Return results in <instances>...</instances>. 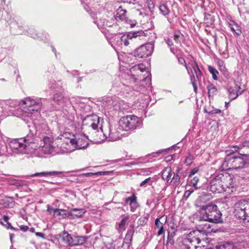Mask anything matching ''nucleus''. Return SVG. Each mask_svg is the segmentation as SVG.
Returning <instances> with one entry per match:
<instances>
[{
  "label": "nucleus",
  "mask_w": 249,
  "mask_h": 249,
  "mask_svg": "<svg viewBox=\"0 0 249 249\" xmlns=\"http://www.w3.org/2000/svg\"><path fill=\"white\" fill-rule=\"evenodd\" d=\"M205 196H200L195 201V206L199 208L193 214L194 220L203 226L202 231L206 232H216L218 229L215 224L222 222V213L217 205L213 203H207Z\"/></svg>",
  "instance_id": "f257e3e1"
},
{
  "label": "nucleus",
  "mask_w": 249,
  "mask_h": 249,
  "mask_svg": "<svg viewBox=\"0 0 249 249\" xmlns=\"http://www.w3.org/2000/svg\"><path fill=\"white\" fill-rule=\"evenodd\" d=\"M234 150H227V156L223 162L222 166L226 170L237 169L244 168L249 162V154L239 152V147L235 146Z\"/></svg>",
  "instance_id": "f03ea898"
},
{
  "label": "nucleus",
  "mask_w": 249,
  "mask_h": 249,
  "mask_svg": "<svg viewBox=\"0 0 249 249\" xmlns=\"http://www.w3.org/2000/svg\"><path fill=\"white\" fill-rule=\"evenodd\" d=\"M145 69L146 68L142 64L132 66L128 72L122 74V81L119 84L118 87L123 92L128 93L131 89L128 84L138 83L141 81L140 73L145 71Z\"/></svg>",
  "instance_id": "7ed1b4c3"
},
{
  "label": "nucleus",
  "mask_w": 249,
  "mask_h": 249,
  "mask_svg": "<svg viewBox=\"0 0 249 249\" xmlns=\"http://www.w3.org/2000/svg\"><path fill=\"white\" fill-rule=\"evenodd\" d=\"M101 120H103L101 118L99 117L96 115H94L91 116H87L83 121V123H84L85 121H88L91 123L90 126L91 127L93 130L95 131L97 130L96 131L98 134H100V135H101L102 133L103 134V139L100 138L99 140L94 139V142H100L101 141H103L105 139H107L108 137L109 139V141H114L117 140L119 136L118 135H116V132H115V130L113 129L112 126L110 125H109L107 132H104L102 126L100 127V131L97 130L98 124H100Z\"/></svg>",
  "instance_id": "20e7f679"
},
{
  "label": "nucleus",
  "mask_w": 249,
  "mask_h": 249,
  "mask_svg": "<svg viewBox=\"0 0 249 249\" xmlns=\"http://www.w3.org/2000/svg\"><path fill=\"white\" fill-rule=\"evenodd\" d=\"M141 125V120L134 115H128L122 117L118 123L117 131L124 130L131 132Z\"/></svg>",
  "instance_id": "39448f33"
},
{
  "label": "nucleus",
  "mask_w": 249,
  "mask_h": 249,
  "mask_svg": "<svg viewBox=\"0 0 249 249\" xmlns=\"http://www.w3.org/2000/svg\"><path fill=\"white\" fill-rule=\"evenodd\" d=\"M199 231H193L182 237L180 247L181 249H198L201 248L199 244L201 239L198 237Z\"/></svg>",
  "instance_id": "423d86ee"
},
{
  "label": "nucleus",
  "mask_w": 249,
  "mask_h": 249,
  "mask_svg": "<svg viewBox=\"0 0 249 249\" xmlns=\"http://www.w3.org/2000/svg\"><path fill=\"white\" fill-rule=\"evenodd\" d=\"M234 213L239 219L249 222V200L241 199L234 204Z\"/></svg>",
  "instance_id": "0eeeda50"
},
{
  "label": "nucleus",
  "mask_w": 249,
  "mask_h": 249,
  "mask_svg": "<svg viewBox=\"0 0 249 249\" xmlns=\"http://www.w3.org/2000/svg\"><path fill=\"white\" fill-rule=\"evenodd\" d=\"M29 133L37 136L40 139V141L43 140V136L51 135V131L47 124L42 122L41 123L34 122L33 124L28 125Z\"/></svg>",
  "instance_id": "6e6552de"
},
{
  "label": "nucleus",
  "mask_w": 249,
  "mask_h": 249,
  "mask_svg": "<svg viewBox=\"0 0 249 249\" xmlns=\"http://www.w3.org/2000/svg\"><path fill=\"white\" fill-rule=\"evenodd\" d=\"M24 137L20 139H13L6 144L8 155L13 154H26V146L24 141Z\"/></svg>",
  "instance_id": "1a4fd4ad"
},
{
  "label": "nucleus",
  "mask_w": 249,
  "mask_h": 249,
  "mask_svg": "<svg viewBox=\"0 0 249 249\" xmlns=\"http://www.w3.org/2000/svg\"><path fill=\"white\" fill-rule=\"evenodd\" d=\"M190 64L191 69L188 70V73L190 75L191 83L193 85L194 90L195 93H196L197 83L199 80V78L202 75V72L194 57H191L190 59Z\"/></svg>",
  "instance_id": "9d476101"
},
{
  "label": "nucleus",
  "mask_w": 249,
  "mask_h": 249,
  "mask_svg": "<svg viewBox=\"0 0 249 249\" xmlns=\"http://www.w3.org/2000/svg\"><path fill=\"white\" fill-rule=\"evenodd\" d=\"M22 103L23 111L29 114L37 112L42 105L40 98L32 99L31 98L28 97L23 100Z\"/></svg>",
  "instance_id": "9b49d317"
},
{
  "label": "nucleus",
  "mask_w": 249,
  "mask_h": 249,
  "mask_svg": "<svg viewBox=\"0 0 249 249\" xmlns=\"http://www.w3.org/2000/svg\"><path fill=\"white\" fill-rule=\"evenodd\" d=\"M229 178V177L227 178L226 177H224L222 173L214 176L209 183L210 190L215 194L224 192L225 188L223 187V182Z\"/></svg>",
  "instance_id": "f8f14e48"
},
{
  "label": "nucleus",
  "mask_w": 249,
  "mask_h": 249,
  "mask_svg": "<svg viewBox=\"0 0 249 249\" xmlns=\"http://www.w3.org/2000/svg\"><path fill=\"white\" fill-rule=\"evenodd\" d=\"M144 36H145V34L143 31L141 30L129 32L121 36V42L122 44H123L124 46H127L134 39H141Z\"/></svg>",
  "instance_id": "ddd939ff"
},
{
  "label": "nucleus",
  "mask_w": 249,
  "mask_h": 249,
  "mask_svg": "<svg viewBox=\"0 0 249 249\" xmlns=\"http://www.w3.org/2000/svg\"><path fill=\"white\" fill-rule=\"evenodd\" d=\"M154 48V44L152 43L142 45L135 50L133 52V55L135 57H147L152 54Z\"/></svg>",
  "instance_id": "4468645a"
},
{
  "label": "nucleus",
  "mask_w": 249,
  "mask_h": 249,
  "mask_svg": "<svg viewBox=\"0 0 249 249\" xmlns=\"http://www.w3.org/2000/svg\"><path fill=\"white\" fill-rule=\"evenodd\" d=\"M40 139L35 136V135L29 133L26 136L24 137V142L26 146V151H28L27 153L31 152L32 150H35L38 148L41 147V145H39L38 142Z\"/></svg>",
  "instance_id": "2eb2a0df"
},
{
  "label": "nucleus",
  "mask_w": 249,
  "mask_h": 249,
  "mask_svg": "<svg viewBox=\"0 0 249 249\" xmlns=\"http://www.w3.org/2000/svg\"><path fill=\"white\" fill-rule=\"evenodd\" d=\"M42 138L44 144L40 148L42 152L45 154H54L55 147L53 145V142L52 136H43Z\"/></svg>",
  "instance_id": "dca6fc26"
},
{
  "label": "nucleus",
  "mask_w": 249,
  "mask_h": 249,
  "mask_svg": "<svg viewBox=\"0 0 249 249\" xmlns=\"http://www.w3.org/2000/svg\"><path fill=\"white\" fill-rule=\"evenodd\" d=\"M102 107L107 109L112 107H117L118 104V98L109 96L105 97L102 99Z\"/></svg>",
  "instance_id": "f3484780"
},
{
  "label": "nucleus",
  "mask_w": 249,
  "mask_h": 249,
  "mask_svg": "<svg viewBox=\"0 0 249 249\" xmlns=\"http://www.w3.org/2000/svg\"><path fill=\"white\" fill-rule=\"evenodd\" d=\"M167 216L164 214L155 219V226L159 229L157 233L158 236H160L164 233L165 230L164 229V226L167 222Z\"/></svg>",
  "instance_id": "a211bd4d"
},
{
  "label": "nucleus",
  "mask_w": 249,
  "mask_h": 249,
  "mask_svg": "<svg viewBox=\"0 0 249 249\" xmlns=\"http://www.w3.org/2000/svg\"><path fill=\"white\" fill-rule=\"evenodd\" d=\"M174 174V172H172L171 167H167L162 170L161 175L163 180H166L168 183L171 184Z\"/></svg>",
  "instance_id": "6ab92c4d"
},
{
  "label": "nucleus",
  "mask_w": 249,
  "mask_h": 249,
  "mask_svg": "<svg viewBox=\"0 0 249 249\" xmlns=\"http://www.w3.org/2000/svg\"><path fill=\"white\" fill-rule=\"evenodd\" d=\"M125 203L129 204L130 206V211L132 212H134L136 209L139 207L138 203L137 201V197L135 194L128 197L125 198Z\"/></svg>",
  "instance_id": "aec40b11"
},
{
  "label": "nucleus",
  "mask_w": 249,
  "mask_h": 249,
  "mask_svg": "<svg viewBox=\"0 0 249 249\" xmlns=\"http://www.w3.org/2000/svg\"><path fill=\"white\" fill-rule=\"evenodd\" d=\"M85 213V210L83 209L73 208L69 211V218L71 219L81 218Z\"/></svg>",
  "instance_id": "412c9836"
},
{
  "label": "nucleus",
  "mask_w": 249,
  "mask_h": 249,
  "mask_svg": "<svg viewBox=\"0 0 249 249\" xmlns=\"http://www.w3.org/2000/svg\"><path fill=\"white\" fill-rule=\"evenodd\" d=\"M53 216L59 219H65L68 217H69V211L65 209L55 208L54 210Z\"/></svg>",
  "instance_id": "4be33fe9"
},
{
  "label": "nucleus",
  "mask_w": 249,
  "mask_h": 249,
  "mask_svg": "<svg viewBox=\"0 0 249 249\" xmlns=\"http://www.w3.org/2000/svg\"><path fill=\"white\" fill-rule=\"evenodd\" d=\"M65 173L64 171H46V172H38L34 174H32L29 175L30 177H46L47 176H57L60 174H62Z\"/></svg>",
  "instance_id": "5701e85b"
},
{
  "label": "nucleus",
  "mask_w": 249,
  "mask_h": 249,
  "mask_svg": "<svg viewBox=\"0 0 249 249\" xmlns=\"http://www.w3.org/2000/svg\"><path fill=\"white\" fill-rule=\"evenodd\" d=\"M130 229L127 230L124 239V242L127 244L128 247L130 245L135 232L134 224L130 225Z\"/></svg>",
  "instance_id": "b1692460"
},
{
  "label": "nucleus",
  "mask_w": 249,
  "mask_h": 249,
  "mask_svg": "<svg viewBox=\"0 0 249 249\" xmlns=\"http://www.w3.org/2000/svg\"><path fill=\"white\" fill-rule=\"evenodd\" d=\"M82 142V139L79 138L76 140L71 138V139L68 141V142L71 143L72 145L75 144L76 148L77 149H85L87 147L88 145H89V143L88 142H85L86 143L85 144H82L81 143V142Z\"/></svg>",
  "instance_id": "393cba45"
},
{
  "label": "nucleus",
  "mask_w": 249,
  "mask_h": 249,
  "mask_svg": "<svg viewBox=\"0 0 249 249\" xmlns=\"http://www.w3.org/2000/svg\"><path fill=\"white\" fill-rule=\"evenodd\" d=\"M127 11L125 9H123L122 6H120L116 11V14L115 18L116 20H124L126 19V13Z\"/></svg>",
  "instance_id": "a878e982"
},
{
  "label": "nucleus",
  "mask_w": 249,
  "mask_h": 249,
  "mask_svg": "<svg viewBox=\"0 0 249 249\" xmlns=\"http://www.w3.org/2000/svg\"><path fill=\"white\" fill-rule=\"evenodd\" d=\"M222 174L224 177H226L227 178H228V177H229L230 178L229 179H227V180L223 182V187L225 188L224 192H226L227 191L228 189H230L233 188V185L232 183L233 179L231 176L228 173H223Z\"/></svg>",
  "instance_id": "bb28decb"
},
{
  "label": "nucleus",
  "mask_w": 249,
  "mask_h": 249,
  "mask_svg": "<svg viewBox=\"0 0 249 249\" xmlns=\"http://www.w3.org/2000/svg\"><path fill=\"white\" fill-rule=\"evenodd\" d=\"M229 26L231 30L237 36H240L242 34L241 27L234 21L231 20L229 23Z\"/></svg>",
  "instance_id": "cd10ccee"
},
{
  "label": "nucleus",
  "mask_w": 249,
  "mask_h": 249,
  "mask_svg": "<svg viewBox=\"0 0 249 249\" xmlns=\"http://www.w3.org/2000/svg\"><path fill=\"white\" fill-rule=\"evenodd\" d=\"M87 238L83 236H73L71 246L83 244Z\"/></svg>",
  "instance_id": "c85d7f7f"
},
{
  "label": "nucleus",
  "mask_w": 249,
  "mask_h": 249,
  "mask_svg": "<svg viewBox=\"0 0 249 249\" xmlns=\"http://www.w3.org/2000/svg\"><path fill=\"white\" fill-rule=\"evenodd\" d=\"M62 240L69 246H71L73 236H71L67 231H64L62 234Z\"/></svg>",
  "instance_id": "c756f323"
},
{
  "label": "nucleus",
  "mask_w": 249,
  "mask_h": 249,
  "mask_svg": "<svg viewBox=\"0 0 249 249\" xmlns=\"http://www.w3.org/2000/svg\"><path fill=\"white\" fill-rule=\"evenodd\" d=\"M54 102L57 103L58 105L63 106L65 102V98L63 95L59 92L56 93L53 96Z\"/></svg>",
  "instance_id": "7c9ffc66"
},
{
  "label": "nucleus",
  "mask_w": 249,
  "mask_h": 249,
  "mask_svg": "<svg viewBox=\"0 0 249 249\" xmlns=\"http://www.w3.org/2000/svg\"><path fill=\"white\" fill-rule=\"evenodd\" d=\"M240 87L236 85V89H233L232 88H229L228 89L229 91V96L231 100H232L236 98L238 96V93H237V89H240Z\"/></svg>",
  "instance_id": "2f4dec72"
},
{
  "label": "nucleus",
  "mask_w": 249,
  "mask_h": 249,
  "mask_svg": "<svg viewBox=\"0 0 249 249\" xmlns=\"http://www.w3.org/2000/svg\"><path fill=\"white\" fill-rule=\"evenodd\" d=\"M9 219V217L7 215H4L3 217V221H0V223L5 226L7 229H10L13 231H18V229L13 227L8 222Z\"/></svg>",
  "instance_id": "473e14b6"
},
{
  "label": "nucleus",
  "mask_w": 249,
  "mask_h": 249,
  "mask_svg": "<svg viewBox=\"0 0 249 249\" xmlns=\"http://www.w3.org/2000/svg\"><path fill=\"white\" fill-rule=\"evenodd\" d=\"M204 21L207 26H209L213 24L214 22L213 16L209 13L204 14Z\"/></svg>",
  "instance_id": "72a5a7b5"
},
{
  "label": "nucleus",
  "mask_w": 249,
  "mask_h": 249,
  "mask_svg": "<svg viewBox=\"0 0 249 249\" xmlns=\"http://www.w3.org/2000/svg\"><path fill=\"white\" fill-rule=\"evenodd\" d=\"M234 246L233 244L230 242H226L216 246L215 249H233Z\"/></svg>",
  "instance_id": "f704fd0d"
},
{
  "label": "nucleus",
  "mask_w": 249,
  "mask_h": 249,
  "mask_svg": "<svg viewBox=\"0 0 249 249\" xmlns=\"http://www.w3.org/2000/svg\"><path fill=\"white\" fill-rule=\"evenodd\" d=\"M108 172L107 171H104V172H98L96 173H83L79 175V177L82 178L83 177H89L93 176L94 175H98V176H101V175H107Z\"/></svg>",
  "instance_id": "c9c22d12"
},
{
  "label": "nucleus",
  "mask_w": 249,
  "mask_h": 249,
  "mask_svg": "<svg viewBox=\"0 0 249 249\" xmlns=\"http://www.w3.org/2000/svg\"><path fill=\"white\" fill-rule=\"evenodd\" d=\"M73 136V135H72V134L70 132H63V133H61L58 136V139L61 140H62V141H65V140H67V141H66V143L67 144L68 143V141H69V140L71 139V138Z\"/></svg>",
  "instance_id": "e433bc0d"
},
{
  "label": "nucleus",
  "mask_w": 249,
  "mask_h": 249,
  "mask_svg": "<svg viewBox=\"0 0 249 249\" xmlns=\"http://www.w3.org/2000/svg\"><path fill=\"white\" fill-rule=\"evenodd\" d=\"M49 87L50 89L60 90L62 88V83L60 81H55L53 83H50Z\"/></svg>",
  "instance_id": "4c0bfd02"
},
{
  "label": "nucleus",
  "mask_w": 249,
  "mask_h": 249,
  "mask_svg": "<svg viewBox=\"0 0 249 249\" xmlns=\"http://www.w3.org/2000/svg\"><path fill=\"white\" fill-rule=\"evenodd\" d=\"M208 90V95L209 97L213 96L217 91L216 88L212 84L210 83L207 87Z\"/></svg>",
  "instance_id": "58836bf2"
},
{
  "label": "nucleus",
  "mask_w": 249,
  "mask_h": 249,
  "mask_svg": "<svg viewBox=\"0 0 249 249\" xmlns=\"http://www.w3.org/2000/svg\"><path fill=\"white\" fill-rule=\"evenodd\" d=\"M93 22L95 24H96L99 29H102L104 27V26L106 24V19L105 18H100L96 19L93 18Z\"/></svg>",
  "instance_id": "ea45409f"
},
{
  "label": "nucleus",
  "mask_w": 249,
  "mask_h": 249,
  "mask_svg": "<svg viewBox=\"0 0 249 249\" xmlns=\"http://www.w3.org/2000/svg\"><path fill=\"white\" fill-rule=\"evenodd\" d=\"M128 219L129 216H126L121 220L119 225V227L120 230L124 231L125 230V226L127 223Z\"/></svg>",
  "instance_id": "a19ab883"
},
{
  "label": "nucleus",
  "mask_w": 249,
  "mask_h": 249,
  "mask_svg": "<svg viewBox=\"0 0 249 249\" xmlns=\"http://www.w3.org/2000/svg\"><path fill=\"white\" fill-rule=\"evenodd\" d=\"M208 70L212 74L213 78L215 80H217L218 79L217 74H218V71L216 69L211 66H209Z\"/></svg>",
  "instance_id": "79ce46f5"
},
{
  "label": "nucleus",
  "mask_w": 249,
  "mask_h": 249,
  "mask_svg": "<svg viewBox=\"0 0 249 249\" xmlns=\"http://www.w3.org/2000/svg\"><path fill=\"white\" fill-rule=\"evenodd\" d=\"M159 9L163 16H165L169 14V10L165 4L160 5L159 7Z\"/></svg>",
  "instance_id": "37998d69"
},
{
  "label": "nucleus",
  "mask_w": 249,
  "mask_h": 249,
  "mask_svg": "<svg viewBox=\"0 0 249 249\" xmlns=\"http://www.w3.org/2000/svg\"><path fill=\"white\" fill-rule=\"evenodd\" d=\"M174 40L177 43H181V41L183 38V35L180 32H178L174 34Z\"/></svg>",
  "instance_id": "c03bdc74"
},
{
  "label": "nucleus",
  "mask_w": 249,
  "mask_h": 249,
  "mask_svg": "<svg viewBox=\"0 0 249 249\" xmlns=\"http://www.w3.org/2000/svg\"><path fill=\"white\" fill-rule=\"evenodd\" d=\"M178 61L180 64L183 65L185 67L186 69L187 70V72L188 71V70H191V65L190 64V62H189V64L187 65L185 62V59L182 57H179L178 58Z\"/></svg>",
  "instance_id": "a18cd8bd"
},
{
  "label": "nucleus",
  "mask_w": 249,
  "mask_h": 249,
  "mask_svg": "<svg viewBox=\"0 0 249 249\" xmlns=\"http://www.w3.org/2000/svg\"><path fill=\"white\" fill-rule=\"evenodd\" d=\"M198 177L195 176L191 179L190 181L191 185L194 187L196 189H197V184L199 181Z\"/></svg>",
  "instance_id": "49530a36"
},
{
  "label": "nucleus",
  "mask_w": 249,
  "mask_h": 249,
  "mask_svg": "<svg viewBox=\"0 0 249 249\" xmlns=\"http://www.w3.org/2000/svg\"><path fill=\"white\" fill-rule=\"evenodd\" d=\"M194 160L193 156L189 154L186 158L185 160V163L186 165H190Z\"/></svg>",
  "instance_id": "de8ad7c7"
},
{
  "label": "nucleus",
  "mask_w": 249,
  "mask_h": 249,
  "mask_svg": "<svg viewBox=\"0 0 249 249\" xmlns=\"http://www.w3.org/2000/svg\"><path fill=\"white\" fill-rule=\"evenodd\" d=\"M147 220L146 217H142L138 220L137 223L139 226H143L147 223Z\"/></svg>",
  "instance_id": "09e8293b"
},
{
  "label": "nucleus",
  "mask_w": 249,
  "mask_h": 249,
  "mask_svg": "<svg viewBox=\"0 0 249 249\" xmlns=\"http://www.w3.org/2000/svg\"><path fill=\"white\" fill-rule=\"evenodd\" d=\"M220 70L223 73L225 77H227L229 76V74L228 71L224 64H222V65L220 66Z\"/></svg>",
  "instance_id": "8fccbe9b"
},
{
  "label": "nucleus",
  "mask_w": 249,
  "mask_h": 249,
  "mask_svg": "<svg viewBox=\"0 0 249 249\" xmlns=\"http://www.w3.org/2000/svg\"><path fill=\"white\" fill-rule=\"evenodd\" d=\"M172 183L175 188H177L180 185V181L175 178L174 177H173Z\"/></svg>",
  "instance_id": "3c124183"
},
{
  "label": "nucleus",
  "mask_w": 249,
  "mask_h": 249,
  "mask_svg": "<svg viewBox=\"0 0 249 249\" xmlns=\"http://www.w3.org/2000/svg\"><path fill=\"white\" fill-rule=\"evenodd\" d=\"M147 76L143 78L142 80L148 82V86H149L151 84V74L149 73H147Z\"/></svg>",
  "instance_id": "603ef678"
},
{
  "label": "nucleus",
  "mask_w": 249,
  "mask_h": 249,
  "mask_svg": "<svg viewBox=\"0 0 249 249\" xmlns=\"http://www.w3.org/2000/svg\"><path fill=\"white\" fill-rule=\"evenodd\" d=\"M239 147V150L243 147H248L249 148V141H245L242 142L239 146H237Z\"/></svg>",
  "instance_id": "864d4df0"
},
{
  "label": "nucleus",
  "mask_w": 249,
  "mask_h": 249,
  "mask_svg": "<svg viewBox=\"0 0 249 249\" xmlns=\"http://www.w3.org/2000/svg\"><path fill=\"white\" fill-rule=\"evenodd\" d=\"M5 20L8 22H9V24L10 25V27L11 28L13 27V28H15L16 27V26H18V27H20L18 25V23L16 21H8L7 19L5 18Z\"/></svg>",
  "instance_id": "5fc2aeb1"
},
{
  "label": "nucleus",
  "mask_w": 249,
  "mask_h": 249,
  "mask_svg": "<svg viewBox=\"0 0 249 249\" xmlns=\"http://www.w3.org/2000/svg\"><path fill=\"white\" fill-rule=\"evenodd\" d=\"M205 112H207L206 110H205ZM221 112V110L219 109H213L212 110V111L208 112L207 113L210 114V115H213V114H218V113H220V112Z\"/></svg>",
  "instance_id": "6e6d98bb"
},
{
  "label": "nucleus",
  "mask_w": 249,
  "mask_h": 249,
  "mask_svg": "<svg viewBox=\"0 0 249 249\" xmlns=\"http://www.w3.org/2000/svg\"><path fill=\"white\" fill-rule=\"evenodd\" d=\"M198 171V169L197 168H195L192 169L189 173V177L190 178L192 176L194 175Z\"/></svg>",
  "instance_id": "4d7b16f0"
},
{
  "label": "nucleus",
  "mask_w": 249,
  "mask_h": 249,
  "mask_svg": "<svg viewBox=\"0 0 249 249\" xmlns=\"http://www.w3.org/2000/svg\"><path fill=\"white\" fill-rule=\"evenodd\" d=\"M47 212H49L50 214H52V213L54 214V210H55L54 208H52L50 205H47Z\"/></svg>",
  "instance_id": "13d9d810"
},
{
  "label": "nucleus",
  "mask_w": 249,
  "mask_h": 249,
  "mask_svg": "<svg viewBox=\"0 0 249 249\" xmlns=\"http://www.w3.org/2000/svg\"><path fill=\"white\" fill-rule=\"evenodd\" d=\"M151 180V178L150 177H149V178H146L144 180H143V181H142L141 183L140 186L141 187L145 186V184L146 183H147L148 182V181H149Z\"/></svg>",
  "instance_id": "bf43d9fd"
},
{
  "label": "nucleus",
  "mask_w": 249,
  "mask_h": 249,
  "mask_svg": "<svg viewBox=\"0 0 249 249\" xmlns=\"http://www.w3.org/2000/svg\"><path fill=\"white\" fill-rule=\"evenodd\" d=\"M193 192V190H187L184 193V196H186L187 198H188Z\"/></svg>",
  "instance_id": "052dcab7"
},
{
  "label": "nucleus",
  "mask_w": 249,
  "mask_h": 249,
  "mask_svg": "<svg viewBox=\"0 0 249 249\" xmlns=\"http://www.w3.org/2000/svg\"><path fill=\"white\" fill-rule=\"evenodd\" d=\"M20 230L24 232L27 231L29 230V227L26 225H21L19 227Z\"/></svg>",
  "instance_id": "680f3d73"
},
{
  "label": "nucleus",
  "mask_w": 249,
  "mask_h": 249,
  "mask_svg": "<svg viewBox=\"0 0 249 249\" xmlns=\"http://www.w3.org/2000/svg\"><path fill=\"white\" fill-rule=\"evenodd\" d=\"M165 40L166 44L168 45L169 47H171L173 45V41L170 38H168L167 39Z\"/></svg>",
  "instance_id": "e2e57ef3"
},
{
  "label": "nucleus",
  "mask_w": 249,
  "mask_h": 249,
  "mask_svg": "<svg viewBox=\"0 0 249 249\" xmlns=\"http://www.w3.org/2000/svg\"><path fill=\"white\" fill-rule=\"evenodd\" d=\"M138 163H139L138 162H128L127 164H126L125 166L130 167L132 165H137V164H138Z\"/></svg>",
  "instance_id": "0e129e2a"
},
{
  "label": "nucleus",
  "mask_w": 249,
  "mask_h": 249,
  "mask_svg": "<svg viewBox=\"0 0 249 249\" xmlns=\"http://www.w3.org/2000/svg\"><path fill=\"white\" fill-rule=\"evenodd\" d=\"M105 249H115L114 246L111 244H107L105 246Z\"/></svg>",
  "instance_id": "69168bd1"
},
{
  "label": "nucleus",
  "mask_w": 249,
  "mask_h": 249,
  "mask_svg": "<svg viewBox=\"0 0 249 249\" xmlns=\"http://www.w3.org/2000/svg\"><path fill=\"white\" fill-rule=\"evenodd\" d=\"M128 23H129L130 24V27L131 28H133L136 25L137 22L136 20H133V21L129 20V22H128Z\"/></svg>",
  "instance_id": "338daca9"
},
{
  "label": "nucleus",
  "mask_w": 249,
  "mask_h": 249,
  "mask_svg": "<svg viewBox=\"0 0 249 249\" xmlns=\"http://www.w3.org/2000/svg\"><path fill=\"white\" fill-rule=\"evenodd\" d=\"M35 234L36 236L40 237L42 238H44L45 237V234H44L42 232H36Z\"/></svg>",
  "instance_id": "774afa93"
}]
</instances>
